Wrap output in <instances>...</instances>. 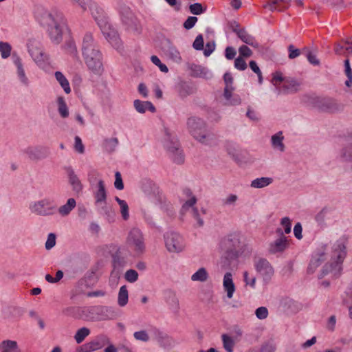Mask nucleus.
<instances>
[{"instance_id": "49530a36", "label": "nucleus", "mask_w": 352, "mask_h": 352, "mask_svg": "<svg viewBox=\"0 0 352 352\" xmlns=\"http://www.w3.org/2000/svg\"><path fill=\"white\" fill-rule=\"evenodd\" d=\"M129 299L128 290L126 285H123L120 288L118 297V304L120 307H124Z\"/></svg>"}, {"instance_id": "13d9d810", "label": "nucleus", "mask_w": 352, "mask_h": 352, "mask_svg": "<svg viewBox=\"0 0 352 352\" xmlns=\"http://www.w3.org/2000/svg\"><path fill=\"white\" fill-rule=\"evenodd\" d=\"M247 63L244 59V58L241 56H238L234 60V67L239 71H244L247 69Z\"/></svg>"}, {"instance_id": "09e8293b", "label": "nucleus", "mask_w": 352, "mask_h": 352, "mask_svg": "<svg viewBox=\"0 0 352 352\" xmlns=\"http://www.w3.org/2000/svg\"><path fill=\"white\" fill-rule=\"evenodd\" d=\"M115 200L120 206V212L124 220H128L129 218V206L127 203L118 197H115Z\"/></svg>"}, {"instance_id": "cd10ccee", "label": "nucleus", "mask_w": 352, "mask_h": 352, "mask_svg": "<svg viewBox=\"0 0 352 352\" xmlns=\"http://www.w3.org/2000/svg\"><path fill=\"white\" fill-rule=\"evenodd\" d=\"M290 2L291 0H270L263 5V8L272 12L282 11L289 6Z\"/></svg>"}, {"instance_id": "f03ea898", "label": "nucleus", "mask_w": 352, "mask_h": 352, "mask_svg": "<svg viewBox=\"0 0 352 352\" xmlns=\"http://www.w3.org/2000/svg\"><path fill=\"white\" fill-rule=\"evenodd\" d=\"M81 52L88 69L96 75H100L104 71L102 54L91 33L88 32L84 35Z\"/></svg>"}, {"instance_id": "a19ab883", "label": "nucleus", "mask_w": 352, "mask_h": 352, "mask_svg": "<svg viewBox=\"0 0 352 352\" xmlns=\"http://www.w3.org/2000/svg\"><path fill=\"white\" fill-rule=\"evenodd\" d=\"M273 179L267 177L256 178L251 182V187L254 188H262L270 185Z\"/></svg>"}, {"instance_id": "4be33fe9", "label": "nucleus", "mask_w": 352, "mask_h": 352, "mask_svg": "<svg viewBox=\"0 0 352 352\" xmlns=\"http://www.w3.org/2000/svg\"><path fill=\"white\" fill-rule=\"evenodd\" d=\"M164 53L170 59L175 63H180L182 57L177 49L170 42L169 40L166 41L162 45Z\"/></svg>"}, {"instance_id": "a878e982", "label": "nucleus", "mask_w": 352, "mask_h": 352, "mask_svg": "<svg viewBox=\"0 0 352 352\" xmlns=\"http://www.w3.org/2000/svg\"><path fill=\"white\" fill-rule=\"evenodd\" d=\"M223 287L224 292L226 293V296L228 298H232L235 292L236 286L233 281L232 274L230 272H227L224 274Z\"/></svg>"}, {"instance_id": "7ed1b4c3", "label": "nucleus", "mask_w": 352, "mask_h": 352, "mask_svg": "<svg viewBox=\"0 0 352 352\" xmlns=\"http://www.w3.org/2000/svg\"><path fill=\"white\" fill-rule=\"evenodd\" d=\"M346 256V245L343 241H337L332 246L330 262L322 268L320 278L331 273L333 276H338L342 270V263Z\"/></svg>"}, {"instance_id": "338daca9", "label": "nucleus", "mask_w": 352, "mask_h": 352, "mask_svg": "<svg viewBox=\"0 0 352 352\" xmlns=\"http://www.w3.org/2000/svg\"><path fill=\"white\" fill-rule=\"evenodd\" d=\"M281 226L284 228L285 232L289 234L291 232L292 223L291 220L289 217H283L280 221Z\"/></svg>"}, {"instance_id": "de8ad7c7", "label": "nucleus", "mask_w": 352, "mask_h": 352, "mask_svg": "<svg viewBox=\"0 0 352 352\" xmlns=\"http://www.w3.org/2000/svg\"><path fill=\"white\" fill-rule=\"evenodd\" d=\"M58 103V111L60 114V116L63 118H66L69 116V109L67 108V106L66 104V102L63 98V97L60 96L58 98L57 100Z\"/></svg>"}, {"instance_id": "b1692460", "label": "nucleus", "mask_w": 352, "mask_h": 352, "mask_svg": "<svg viewBox=\"0 0 352 352\" xmlns=\"http://www.w3.org/2000/svg\"><path fill=\"white\" fill-rule=\"evenodd\" d=\"M190 74L195 78H204L209 79L212 77V74L206 68L196 64H190L188 66Z\"/></svg>"}, {"instance_id": "4d7b16f0", "label": "nucleus", "mask_w": 352, "mask_h": 352, "mask_svg": "<svg viewBox=\"0 0 352 352\" xmlns=\"http://www.w3.org/2000/svg\"><path fill=\"white\" fill-rule=\"evenodd\" d=\"M133 337L136 340L146 342L149 340L150 338L146 331L141 330L135 331L133 333Z\"/></svg>"}, {"instance_id": "423d86ee", "label": "nucleus", "mask_w": 352, "mask_h": 352, "mask_svg": "<svg viewBox=\"0 0 352 352\" xmlns=\"http://www.w3.org/2000/svg\"><path fill=\"white\" fill-rule=\"evenodd\" d=\"M163 145L170 153L175 163L181 164L184 162L185 157L180 144L176 135L168 129H164Z\"/></svg>"}, {"instance_id": "8fccbe9b", "label": "nucleus", "mask_w": 352, "mask_h": 352, "mask_svg": "<svg viewBox=\"0 0 352 352\" xmlns=\"http://www.w3.org/2000/svg\"><path fill=\"white\" fill-rule=\"evenodd\" d=\"M90 334V330L87 327H82L79 329L75 336L74 339L78 344L83 342L85 338Z\"/></svg>"}, {"instance_id": "72a5a7b5", "label": "nucleus", "mask_w": 352, "mask_h": 352, "mask_svg": "<svg viewBox=\"0 0 352 352\" xmlns=\"http://www.w3.org/2000/svg\"><path fill=\"white\" fill-rule=\"evenodd\" d=\"M340 156L342 162L349 164V168L352 172V143L348 144L341 148Z\"/></svg>"}, {"instance_id": "473e14b6", "label": "nucleus", "mask_w": 352, "mask_h": 352, "mask_svg": "<svg viewBox=\"0 0 352 352\" xmlns=\"http://www.w3.org/2000/svg\"><path fill=\"white\" fill-rule=\"evenodd\" d=\"M223 80L226 85L223 96L226 98V100H229L230 98L231 97V93H232L233 91L234 90V87L233 86L234 78L232 74L230 72H226L223 75Z\"/></svg>"}, {"instance_id": "ddd939ff", "label": "nucleus", "mask_w": 352, "mask_h": 352, "mask_svg": "<svg viewBox=\"0 0 352 352\" xmlns=\"http://www.w3.org/2000/svg\"><path fill=\"white\" fill-rule=\"evenodd\" d=\"M30 209L32 212L39 216H51L55 214L56 206L52 200L45 198L32 204Z\"/></svg>"}, {"instance_id": "5fc2aeb1", "label": "nucleus", "mask_w": 352, "mask_h": 352, "mask_svg": "<svg viewBox=\"0 0 352 352\" xmlns=\"http://www.w3.org/2000/svg\"><path fill=\"white\" fill-rule=\"evenodd\" d=\"M118 144V140L116 138H112L107 139L104 142V148L106 151L111 153L115 151L116 148Z\"/></svg>"}, {"instance_id": "a18cd8bd", "label": "nucleus", "mask_w": 352, "mask_h": 352, "mask_svg": "<svg viewBox=\"0 0 352 352\" xmlns=\"http://www.w3.org/2000/svg\"><path fill=\"white\" fill-rule=\"evenodd\" d=\"M223 346L227 352H233L234 346L236 344V340L234 338L228 336V334H223L221 336Z\"/></svg>"}, {"instance_id": "2eb2a0df", "label": "nucleus", "mask_w": 352, "mask_h": 352, "mask_svg": "<svg viewBox=\"0 0 352 352\" xmlns=\"http://www.w3.org/2000/svg\"><path fill=\"white\" fill-rule=\"evenodd\" d=\"M12 60L16 67V74L19 80L23 86L28 87L30 82L26 75L24 65L21 57L15 52L12 53Z\"/></svg>"}, {"instance_id": "39448f33", "label": "nucleus", "mask_w": 352, "mask_h": 352, "mask_svg": "<svg viewBox=\"0 0 352 352\" xmlns=\"http://www.w3.org/2000/svg\"><path fill=\"white\" fill-rule=\"evenodd\" d=\"M186 125L191 135L201 143H208L213 138V134L207 129L206 122L199 117L190 116Z\"/></svg>"}, {"instance_id": "864d4df0", "label": "nucleus", "mask_w": 352, "mask_h": 352, "mask_svg": "<svg viewBox=\"0 0 352 352\" xmlns=\"http://www.w3.org/2000/svg\"><path fill=\"white\" fill-rule=\"evenodd\" d=\"M206 10V8L203 7V6L199 3H195L189 6L190 12L195 15L203 14Z\"/></svg>"}, {"instance_id": "6e6d98bb", "label": "nucleus", "mask_w": 352, "mask_h": 352, "mask_svg": "<svg viewBox=\"0 0 352 352\" xmlns=\"http://www.w3.org/2000/svg\"><path fill=\"white\" fill-rule=\"evenodd\" d=\"M194 91V88L191 85L184 83L180 86L179 93L180 96L186 97L187 96L192 94Z\"/></svg>"}, {"instance_id": "c03bdc74", "label": "nucleus", "mask_w": 352, "mask_h": 352, "mask_svg": "<svg viewBox=\"0 0 352 352\" xmlns=\"http://www.w3.org/2000/svg\"><path fill=\"white\" fill-rule=\"evenodd\" d=\"M208 278V273L206 268L201 267L191 276V280L195 282H205Z\"/></svg>"}, {"instance_id": "603ef678", "label": "nucleus", "mask_w": 352, "mask_h": 352, "mask_svg": "<svg viewBox=\"0 0 352 352\" xmlns=\"http://www.w3.org/2000/svg\"><path fill=\"white\" fill-rule=\"evenodd\" d=\"M64 48H65V51L70 55H72L73 56H77V54H78L77 47L75 44V42L72 39H70V40L66 41L65 45H64Z\"/></svg>"}, {"instance_id": "1a4fd4ad", "label": "nucleus", "mask_w": 352, "mask_h": 352, "mask_svg": "<svg viewBox=\"0 0 352 352\" xmlns=\"http://www.w3.org/2000/svg\"><path fill=\"white\" fill-rule=\"evenodd\" d=\"M183 195L186 199L182 206V212H186L188 210L191 209V213L193 218L197 221V226L201 227L204 226V222L203 220L204 216L206 214V211L204 209L199 210L194 207L197 201L196 197L192 195V191L189 188H184L183 190Z\"/></svg>"}, {"instance_id": "c9c22d12", "label": "nucleus", "mask_w": 352, "mask_h": 352, "mask_svg": "<svg viewBox=\"0 0 352 352\" xmlns=\"http://www.w3.org/2000/svg\"><path fill=\"white\" fill-rule=\"evenodd\" d=\"M133 103L135 110L140 113H145L146 110H149L151 112L155 111V107L149 101L143 102L140 100H135Z\"/></svg>"}, {"instance_id": "680f3d73", "label": "nucleus", "mask_w": 352, "mask_h": 352, "mask_svg": "<svg viewBox=\"0 0 352 352\" xmlns=\"http://www.w3.org/2000/svg\"><path fill=\"white\" fill-rule=\"evenodd\" d=\"M239 56L243 58H249L252 55V51L245 45H241L239 48Z\"/></svg>"}, {"instance_id": "774afa93", "label": "nucleus", "mask_w": 352, "mask_h": 352, "mask_svg": "<svg viewBox=\"0 0 352 352\" xmlns=\"http://www.w3.org/2000/svg\"><path fill=\"white\" fill-rule=\"evenodd\" d=\"M56 244V235L54 233L48 234L47 241L45 242V248L52 249Z\"/></svg>"}, {"instance_id": "20e7f679", "label": "nucleus", "mask_w": 352, "mask_h": 352, "mask_svg": "<svg viewBox=\"0 0 352 352\" xmlns=\"http://www.w3.org/2000/svg\"><path fill=\"white\" fill-rule=\"evenodd\" d=\"M225 248V260L228 263L223 264V267H229L230 263L236 260L241 255L245 248L243 236L239 232H232L226 236L223 241Z\"/></svg>"}, {"instance_id": "412c9836", "label": "nucleus", "mask_w": 352, "mask_h": 352, "mask_svg": "<svg viewBox=\"0 0 352 352\" xmlns=\"http://www.w3.org/2000/svg\"><path fill=\"white\" fill-rule=\"evenodd\" d=\"M65 170L68 177V182L72 186V190L76 195H79L83 188L82 184L72 167H67Z\"/></svg>"}, {"instance_id": "c85d7f7f", "label": "nucleus", "mask_w": 352, "mask_h": 352, "mask_svg": "<svg viewBox=\"0 0 352 352\" xmlns=\"http://www.w3.org/2000/svg\"><path fill=\"white\" fill-rule=\"evenodd\" d=\"M288 241L285 236H282L270 244L269 252L271 254L283 252L287 249Z\"/></svg>"}, {"instance_id": "c756f323", "label": "nucleus", "mask_w": 352, "mask_h": 352, "mask_svg": "<svg viewBox=\"0 0 352 352\" xmlns=\"http://www.w3.org/2000/svg\"><path fill=\"white\" fill-rule=\"evenodd\" d=\"M226 149L229 155L232 157L233 160H234L236 163L240 164L241 166L245 165L247 162H243L242 161V158H244L245 155H239L238 149L236 146L233 143H227L226 145Z\"/></svg>"}, {"instance_id": "aec40b11", "label": "nucleus", "mask_w": 352, "mask_h": 352, "mask_svg": "<svg viewBox=\"0 0 352 352\" xmlns=\"http://www.w3.org/2000/svg\"><path fill=\"white\" fill-rule=\"evenodd\" d=\"M327 258V246L322 245L318 249L315 254L312 256L308 267V272L313 273L315 270L324 262Z\"/></svg>"}, {"instance_id": "58836bf2", "label": "nucleus", "mask_w": 352, "mask_h": 352, "mask_svg": "<svg viewBox=\"0 0 352 352\" xmlns=\"http://www.w3.org/2000/svg\"><path fill=\"white\" fill-rule=\"evenodd\" d=\"M76 206V200L74 198H69L67 199L66 204L58 208V212L62 217H66L70 214L71 211Z\"/></svg>"}, {"instance_id": "9b49d317", "label": "nucleus", "mask_w": 352, "mask_h": 352, "mask_svg": "<svg viewBox=\"0 0 352 352\" xmlns=\"http://www.w3.org/2000/svg\"><path fill=\"white\" fill-rule=\"evenodd\" d=\"M166 250L170 253L182 252L186 246L182 236L175 232H167L164 235Z\"/></svg>"}, {"instance_id": "69168bd1", "label": "nucleus", "mask_w": 352, "mask_h": 352, "mask_svg": "<svg viewBox=\"0 0 352 352\" xmlns=\"http://www.w3.org/2000/svg\"><path fill=\"white\" fill-rule=\"evenodd\" d=\"M114 186L118 190H122L124 188V184L122 182V176L120 172L117 171L115 173Z\"/></svg>"}, {"instance_id": "f8f14e48", "label": "nucleus", "mask_w": 352, "mask_h": 352, "mask_svg": "<svg viewBox=\"0 0 352 352\" xmlns=\"http://www.w3.org/2000/svg\"><path fill=\"white\" fill-rule=\"evenodd\" d=\"M120 14L122 23L129 31L137 34L141 32L140 21L129 7L126 6H121L120 8Z\"/></svg>"}, {"instance_id": "3c124183", "label": "nucleus", "mask_w": 352, "mask_h": 352, "mask_svg": "<svg viewBox=\"0 0 352 352\" xmlns=\"http://www.w3.org/2000/svg\"><path fill=\"white\" fill-rule=\"evenodd\" d=\"M12 51L11 45L7 42H0V53L2 58L6 59L8 58L10 55Z\"/></svg>"}, {"instance_id": "37998d69", "label": "nucleus", "mask_w": 352, "mask_h": 352, "mask_svg": "<svg viewBox=\"0 0 352 352\" xmlns=\"http://www.w3.org/2000/svg\"><path fill=\"white\" fill-rule=\"evenodd\" d=\"M90 343L92 346L94 351H96L97 349L102 348L104 344H109V339L107 336L102 334L98 336L96 338V339L91 340Z\"/></svg>"}, {"instance_id": "bb28decb", "label": "nucleus", "mask_w": 352, "mask_h": 352, "mask_svg": "<svg viewBox=\"0 0 352 352\" xmlns=\"http://www.w3.org/2000/svg\"><path fill=\"white\" fill-rule=\"evenodd\" d=\"M113 271L112 273L116 274V276L119 275L122 269L126 265V260L122 255L120 250H118L113 255Z\"/></svg>"}, {"instance_id": "393cba45", "label": "nucleus", "mask_w": 352, "mask_h": 352, "mask_svg": "<svg viewBox=\"0 0 352 352\" xmlns=\"http://www.w3.org/2000/svg\"><path fill=\"white\" fill-rule=\"evenodd\" d=\"M96 306L79 307L78 309V318L86 321H96Z\"/></svg>"}, {"instance_id": "e2e57ef3", "label": "nucleus", "mask_w": 352, "mask_h": 352, "mask_svg": "<svg viewBox=\"0 0 352 352\" xmlns=\"http://www.w3.org/2000/svg\"><path fill=\"white\" fill-rule=\"evenodd\" d=\"M198 19L196 16H188L184 21L183 26L186 30H190L194 27Z\"/></svg>"}, {"instance_id": "f257e3e1", "label": "nucleus", "mask_w": 352, "mask_h": 352, "mask_svg": "<svg viewBox=\"0 0 352 352\" xmlns=\"http://www.w3.org/2000/svg\"><path fill=\"white\" fill-rule=\"evenodd\" d=\"M36 18L40 23L46 26L51 41L56 45L60 43L63 32L67 30V22L63 14L59 11L38 10Z\"/></svg>"}, {"instance_id": "dca6fc26", "label": "nucleus", "mask_w": 352, "mask_h": 352, "mask_svg": "<svg viewBox=\"0 0 352 352\" xmlns=\"http://www.w3.org/2000/svg\"><path fill=\"white\" fill-rule=\"evenodd\" d=\"M96 311V321L114 320L118 316L116 309L111 307L97 305Z\"/></svg>"}, {"instance_id": "5701e85b", "label": "nucleus", "mask_w": 352, "mask_h": 352, "mask_svg": "<svg viewBox=\"0 0 352 352\" xmlns=\"http://www.w3.org/2000/svg\"><path fill=\"white\" fill-rule=\"evenodd\" d=\"M78 3L83 10H86L89 8L94 18L98 21V18L101 16L102 10L98 7V6L92 2L91 0H73Z\"/></svg>"}, {"instance_id": "a211bd4d", "label": "nucleus", "mask_w": 352, "mask_h": 352, "mask_svg": "<svg viewBox=\"0 0 352 352\" xmlns=\"http://www.w3.org/2000/svg\"><path fill=\"white\" fill-rule=\"evenodd\" d=\"M254 267L256 272L262 276L265 280H270L274 274L273 267L265 258H259L256 261Z\"/></svg>"}, {"instance_id": "052dcab7", "label": "nucleus", "mask_w": 352, "mask_h": 352, "mask_svg": "<svg viewBox=\"0 0 352 352\" xmlns=\"http://www.w3.org/2000/svg\"><path fill=\"white\" fill-rule=\"evenodd\" d=\"M255 315L260 320L265 319L268 316V310L265 307H260L256 309Z\"/></svg>"}, {"instance_id": "6e6552de", "label": "nucleus", "mask_w": 352, "mask_h": 352, "mask_svg": "<svg viewBox=\"0 0 352 352\" xmlns=\"http://www.w3.org/2000/svg\"><path fill=\"white\" fill-rule=\"evenodd\" d=\"M26 47L30 56L37 65L43 66L49 60V56L45 52L39 40L35 38H29Z\"/></svg>"}, {"instance_id": "79ce46f5", "label": "nucleus", "mask_w": 352, "mask_h": 352, "mask_svg": "<svg viewBox=\"0 0 352 352\" xmlns=\"http://www.w3.org/2000/svg\"><path fill=\"white\" fill-rule=\"evenodd\" d=\"M56 80L58 82L64 91L69 94L71 92L69 82L66 77L60 72H56L54 74Z\"/></svg>"}, {"instance_id": "7c9ffc66", "label": "nucleus", "mask_w": 352, "mask_h": 352, "mask_svg": "<svg viewBox=\"0 0 352 352\" xmlns=\"http://www.w3.org/2000/svg\"><path fill=\"white\" fill-rule=\"evenodd\" d=\"M0 352H22L16 341L3 340L0 342Z\"/></svg>"}, {"instance_id": "bf43d9fd", "label": "nucleus", "mask_w": 352, "mask_h": 352, "mask_svg": "<svg viewBox=\"0 0 352 352\" xmlns=\"http://www.w3.org/2000/svg\"><path fill=\"white\" fill-rule=\"evenodd\" d=\"M125 279L129 283H134L138 278V274L134 270H129L124 275Z\"/></svg>"}, {"instance_id": "4c0bfd02", "label": "nucleus", "mask_w": 352, "mask_h": 352, "mask_svg": "<svg viewBox=\"0 0 352 352\" xmlns=\"http://www.w3.org/2000/svg\"><path fill=\"white\" fill-rule=\"evenodd\" d=\"M166 294V302L175 312H177L179 309V301L176 293L168 290Z\"/></svg>"}, {"instance_id": "4468645a", "label": "nucleus", "mask_w": 352, "mask_h": 352, "mask_svg": "<svg viewBox=\"0 0 352 352\" xmlns=\"http://www.w3.org/2000/svg\"><path fill=\"white\" fill-rule=\"evenodd\" d=\"M314 106L323 111L337 112L343 109L344 106L331 98H316L314 101Z\"/></svg>"}, {"instance_id": "9d476101", "label": "nucleus", "mask_w": 352, "mask_h": 352, "mask_svg": "<svg viewBox=\"0 0 352 352\" xmlns=\"http://www.w3.org/2000/svg\"><path fill=\"white\" fill-rule=\"evenodd\" d=\"M126 245L135 255L139 256L145 251V243L143 234L138 228H132L126 238Z\"/></svg>"}, {"instance_id": "0e129e2a", "label": "nucleus", "mask_w": 352, "mask_h": 352, "mask_svg": "<svg viewBox=\"0 0 352 352\" xmlns=\"http://www.w3.org/2000/svg\"><path fill=\"white\" fill-rule=\"evenodd\" d=\"M243 280L246 285H250L252 288L255 287L256 278L254 276L250 277L249 273L246 271L243 272Z\"/></svg>"}, {"instance_id": "f704fd0d", "label": "nucleus", "mask_w": 352, "mask_h": 352, "mask_svg": "<svg viewBox=\"0 0 352 352\" xmlns=\"http://www.w3.org/2000/svg\"><path fill=\"white\" fill-rule=\"evenodd\" d=\"M102 31L105 38L113 47H116V49H120L121 47L122 42L118 33L115 30H110L109 32H106L104 30Z\"/></svg>"}, {"instance_id": "e433bc0d", "label": "nucleus", "mask_w": 352, "mask_h": 352, "mask_svg": "<svg viewBox=\"0 0 352 352\" xmlns=\"http://www.w3.org/2000/svg\"><path fill=\"white\" fill-rule=\"evenodd\" d=\"M283 140L284 137L281 131H279L276 134L273 135L271 138V142L274 149L278 150L280 152H283L285 151Z\"/></svg>"}, {"instance_id": "ea45409f", "label": "nucleus", "mask_w": 352, "mask_h": 352, "mask_svg": "<svg viewBox=\"0 0 352 352\" xmlns=\"http://www.w3.org/2000/svg\"><path fill=\"white\" fill-rule=\"evenodd\" d=\"M237 36L243 43L255 48L258 47V44L256 41L255 38L252 35L249 34L245 30H239L237 32Z\"/></svg>"}, {"instance_id": "0eeeda50", "label": "nucleus", "mask_w": 352, "mask_h": 352, "mask_svg": "<svg viewBox=\"0 0 352 352\" xmlns=\"http://www.w3.org/2000/svg\"><path fill=\"white\" fill-rule=\"evenodd\" d=\"M278 94H288L296 92L300 84L294 78L284 77L280 72H275L272 74L271 80Z\"/></svg>"}, {"instance_id": "2f4dec72", "label": "nucleus", "mask_w": 352, "mask_h": 352, "mask_svg": "<svg viewBox=\"0 0 352 352\" xmlns=\"http://www.w3.org/2000/svg\"><path fill=\"white\" fill-rule=\"evenodd\" d=\"M94 198L96 204L106 202L107 192L105 190L104 182L102 179H100L98 182L97 190L94 192Z\"/></svg>"}, {"instance_id": "6ab92c4d", "label": "nucleus", "mask_w": 352, "mask_h": 352, "mask_svg": "<svg viewBox=\"0 0 352 352\" xmlns=\"http://www.w3.org/2000/svg\"><path fill=\"white\" fill-rule=\"evenodd\" d=\"M192 47L195 50H204V54L205 56H209L215 50V43L214 41L207 42L204 47V41L202 34H199L195 38L192 43Z\"/></svg>"}, {"instance_id": "f3484780", "label": "nucleus", "mask_w": 352, "mask_h": 352, "mask_svg": "<svg viewBox=\"0 0 352 352\" xmlns=\"http://www.w3.org/2000/svg\"><path fill=\"white\" fill-rule=\"evenodd\" d=\"M25 153L32 160H40L47 157L50 151L49 148L43 146H30L25 150Z\"/></svg>"}]
</instances>
